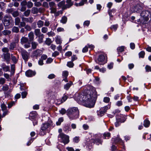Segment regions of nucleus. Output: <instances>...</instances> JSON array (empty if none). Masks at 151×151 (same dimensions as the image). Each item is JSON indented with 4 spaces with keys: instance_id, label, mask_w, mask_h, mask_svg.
Here are the masks:
<instances>
[{
    "instance_id": "obj_38",
    "label": "nucleus",
    "mask_w": 151,
    "mask_h": 151,
    "mask_svg": "<svg viewBox=\"0 0 151 151\" xmlns=\"http://www.w3.org/2000/svg\"><path fill=\"white\" fill-rule=\"evenodd\" d=\"M20 20L19 18L17 17L15 19V24L16 25H18L20 23Z\"/></svg>"
},
{
    "instance_id": "obj_46",
    "label": "nucleus",
    "mask_w": 151,
    "mask_h": 151,
    "mask_svg": "<svg viewBox=\"0 0 151 151\" xmlns=\"http://www.w3.org/2000/svg\"><path fill=\"white\" fill-rule=\"evenodd\" d=\"M33 6V4L31 1H28L27 3V6L28 8H31Z\"/></svg>"
},
{
    "instance_id": "obj_27",
    "label": "nucleus",
    "mask_w": 151,
    "mask_h": 151,
    "mask_svg": "<svg viewBox=\"0 0 151 151\" xmlns=\"http://www.w3.org/2000/svg\"><path fill=\"white\" fill-rule=\"evenodd\" d=\"M103 136L105 139H109L110 137V133L108 132H105Z\"/></svg>"
},
{
    "instance_id": "obj_31",
    "label": "nucleus",
    "mask_w": 151,
    "mask_h": 151,
    "mask_svg": "<svg viewBox=\"0 0 151 151\" xmlns=\"http://www.w3.org/2000/svg\"><path fill=\"white\" fill-rule=\"evenodd\" d=\"M48 30V28L46 27H42L41 29L42 32L43 33H47Z\"/></svg>"
},
{
    "instance_id": "obj_61",
    "label": "nucleus",
    "mask_w": 151,
    "mask_h": 151,
    "mask_svg": "<svg viewBox=\"0 0 151 151\" xmlns=\"http://www.w3.org/2000/svg\"><path fill=\"white\" fill-rule=\"evenodd\" d=\"M20 24L19 26V27H24L25 26V25H26L25 23L23 21L20 22Z\"/></svg>"
},
{
    "instance_id": "obj_24",
    "label": "nucleus",
    "mask_w": 151,
    "mask_h": 151,
    "mask_svg": "<svg viewBox=\"0 0 151 151\" xmlns=\"http://www.w3.org/2000/svg\"><path fill=\"white\" fill-rule=\"evenodd\" d=\"M2 33L4 35H8L11 33V31L9 30H5L2 32Z\"/></svg>"
},
{
    "instance_id": "obj_18",
    "label": "nucleus",
    "mask_w": 151,
    "mask_h": 151,
    "mask_svg": "<svg viewBox=\"0 0 151 151\" xmlns=\"http://www.w3.org/2000/svg\"><path fill=\"white\" fill-rule=\"evenodd\" d=\"M37 25L38 28H41L43 26L44 22L41 20H39L37 22Z\"/></svg>"
},
{
    "instance_id": "obj_41",
    "label": "nucleus",
    "mask_w": 151,
    "mask_h": 151,
    "mask_svg": "<svg viewBox=\"0 0 151 151\" xmlns=\"http://www.w3.org/2000/svg\"><path fill=\"white\" fill-rule=\"evenodd\" d=\"M9 88V87L8 86L6 85H5L3 86L2 89L4 91H7Z\"/></svg>"
},
{
    "instance_id": "obj_36",
    "label": "nucleus",
    "mask_w": 151,
    "mask_h": 151,
    "mask_svg": "<svg viewBox=\"0 0 151 151\" xmlns=\"http://www.w3.org/2000/svg\"><path fill=\"white\" fill-rule=\"evenodd\" d=\"M32 12L33 14H37L38 12V10L37 8L33 7L32 9Z\"/></svg>"
},
{
    "instance_id": "obj_42",
    "label": "nucleus",
    "mask_w": 151,
    "mask_h": 151,
    "mask_svg": "<svg viewBox=\"0 0 151 151\" xmlns=\"http://www.w3.org/2000/svg\"><path fill=\"white\" fill-rule=\"evenodd\" d=\"M67 66L70 68H72L74 66V64L73 61L68 62L67 63Z\"/></svg>"
},
{
    "instance_id": "obj_4",
    "label": "nucleus",
    "mask_w": 151,
    "mask_h": 151,
    "mask_svg": "<svg viewBox=\"0 0 151 151\" xmlns=\"http://www.w3.org/2000/svg\"><path fill=\"white\" fill-rule=\"evenodd\" d=\"M12 17L10 15H6L4 17L3 23L5 26H9L11 22L13 21Z\"/></svg>"
},
{
    "instance_id": "obj_52",
    "label": "nucleus",
    "mask_w": 151,
    "mask_h": 151,
    "mask_svg": "<svg viewBox=\"0 0 151 151\" xmlns=\"http://www.w3.org/2000/svg\"><path fill=\"white\" fill-rule=\"evenodd\" d=\"M2 50L3 52H6V53H8L9 51V49L7 47H4L2 49Z\"/></svg>"
},
{
    "instance_id": "obj_51",
    "label": "nucleus",
    "mask_w": 151,
    "mask_h": 151,
    "mask_svg": "<svg viewBox=\"0 0 151 151\" xmlns=\"http://www.w3.org/2000/svg\"><path fill=\"white\" fill-rule=\"evenodd\" d=\"M44 23V25L46 27H48L50 24V22L47 19L45 20V23Z\"/></svg>"
},
{
    "instance_id": "obj_7",
    "label": "nucleus",
    "mask_w": 151,
    "mask_h": 151,
    "mask_svg": "<svg viewBox=\"0 0 151 151\" xmlns=\"http://www.w3.org/2000/svg\"><path fill=\"white\" fill-rule=\"evenodd\" d=\"M108 108L107 106H105L102 108H101L100 111H98V115L101 116H103L105 113L106 111Z\"/></svg>"
},
{
    "instance_id": "obj_1",
    "label": "nucleus",
    "mask_w": 151,
    "mask_h": 151,
    "mask_svg": "<svg viewBox=\"0 0 151 151\" xmlns=\"http://www.w3.org/2000/svg\"><path fill=\"white\" fill-rule=\"evenodd\" d=\"M97 93L92 86H88L83 92L75 94L74 99L79 103H84V105L90 108L94 105V101L97 98Z\"/></svg>"
},
{
    "instance_id": "obj_50",
    "label": "nucleus",
    "mask_w": 151,
    "mask_h": 151,
    "mask_svg": "<svg viewBox=\"0 0 151 151\" xmlns=\"http://www.w3.org/2000/svg\"><path fill=\"white\" fill-rule=\"evenodd\" d=\"M55 76L53 74H51L49 75L48 76V78L49 79H52L55 78Z\"/></svg>"
},
{
    "instance_id": "obj_6",
    "label": "nucleus",
    "mask_w": 151,
    "mask_h": 151,
    "mask_svg": "<svg viewBox=\"0 0 151 151\" xmlns=\"http://www.w3.org/2000/svg\"><path fill=\"white\" fill-rule=\"evenodd\" d=\"M132 9L134 12H139L142 9V4L140 3H137L134 5Z\"/></svg>"
},
{
    "instance_id": "obj_28",
    "label": "nucleus",
    "mask_w": 151,
    "mask_h": 151,
    "mask_svg": "<svg viewBox=\"0 0 151 151\" xmlns=\"http://www.w3.org/2000/svg\"><path fill=\"white\" fill-rule=\"evenodd\" d=\"M16 46L15 43L14 42H12L10 43L9 47V49L10 50H13L15 47Z\"/></svg>"
},
{
    "instance_id": "obj_26",
    "label": "nucleus",
    "mask_w": 151,
    "mask_h": 151,
    "mask_svg": "<svg viewBox=\"0 0 151 151\" xmlns=\"http://www.w3.org/2000/svg\"><path fill=\"white\" fill-rule=\"evenodd\" d=\"M4 58L7 61H8L10 58V54L9 53L4 54Z\"/></svg>"
},
{
    "instance_id": "obj_32",
    "label": "nucleus",
    "mask_w": 151,
    "mask_h": 151,
    "mask_svg": "<svg viewBox=\"0 0 151 151\" xmlns=\"http://www.w3.org/2000/svg\"><path fill=\"white\" fill-rule=\"evenodd\" d=\"M124 46H121L118 47L117 48V51L118 52H122L124 51Z\"/></svg>"
},
{
    "instance_id": "obj_33",
    "label": "nucleus",
    "mask_w": 151,
    "mask_h": 151,
    "mask_svg": "<svg viewBox=\"0 0 151 151\" xmlns=\"http://www.w3.org/2000/svg\"><path fill=\"white\" fill-rule=\"evenodd\" d=\"M32 47L33 49H35L38 45V43L35 42H32Z\"/></svg>"
},
{
    "instance_id": "obj_3",
    "label": "nucleus",
    "mask_w": 151,
    "mask_h": 151,
    "mask_svg": "<svg viewBox=\"0 0 151 151\" xmlns=\"http://www.w3.org/2000/svg\"><path fill=\"white\" fill-rule=\"evenodd\" d=\"M58 138L59 140L65 145L68 143L69 142V137L63 133H60L58 135Z\"/></svg>"
},
{
    "instance_id": "obj_29",
    "label": "nucleus",
    "mask_w": 151,
    "mask_h": 151,
    "mask_svg": "<svg viewBox=\"0 0 151 151\" xmlns=\"http://www.w3.org/2000/svg\"><path fill=\"white\" fill-rule=\"evenodd\" d=\"M52 42L51 40L49 38H47L45 41V43L48 45L49 46Z\"/></svg>"
},
{
    "instance_id": "obj_5",
    "label": "nucleus",
    "mask_w": 151,
    "mask_h": 151,
    "mask_svg": "<svg viewBox=\"0 0 151 151\" xmlns=\"http://www.w3.org/2000/svg\"><path fill=\"white\" fill-rule=\"evenodd\" d=\"M96 63L99 65H103L106 62L105 60V57L104 55H100L97 59V60H96Z\"/></svg>"
},
{
    "instance_id": "obj_17",
    "label": "nucleus",
    "mask_w": 151,
    "mask_h": 151,
    "mask_svg": "<svg viewBox=\"0 0 151 151\" xmlns=\"http://www.w3.org/2000/svg\"><path fill=\"white\" fill-rule=\"evenodd\" d=\"M1 67L3 70L5 72H7L9 70V67L4 64L2 65Z\"/></svg>"
},
{
    "instance_id": "obj_62",
    "label": "nucleus",
    "mask_w": 151,
    "mask_h": 151,
    "mask_svg": "<svg viewBox=\"0 0 151 151\" xmlns=\"http://www.w3.org/2000/svg\"><path fill=\"white\" fill-rule=\"evenodd\" d=\"M12 59L14 63H17V58L15 56H13L12 55Z\"/></svg>"
},
{
    "instance_id": "obj_59",
    "label": "nucleus",
    "mask_w": 151,
    "mask_h": 151,
    "mask_svg": "<svg viewBox=\"0 0 151 151\" xmlns=\"http://www.w3.org/2000/svg\"><path fill=\"white\" fill-rule=\"evenodd\" d=\"M15 65H12L11 66V72L13 73H14L15 72Z\"/></svg>"
},
{
    "instance_id": "obj_9",
    "label": "nucleus",
    "mask_w": 151,
    "mask_h": 151,
    "mask_svg": "<svg viewBox=\"0 0 151 151\" xmlns=\"http://www.w3.org/2000/svg\"><path fill=\"white\" fill-rule=\"evenodd\" d=\"M36 73L31 70H29L25 73L26 75L28 77H31L35 75Z\"/></svg>"
},
{
    "instance_id": "obj_47",
    "label": "nucleus",
    "mask_w": 151,
    "mask_h": 151,
    "mask_svg": "<svg viewBox=\"0 0 151 151\" xmlns=\"http://www.w3.org/2000/svg\"><path fill=\"white\" fill-rule=\"evenodd\" d=\"M1 107L2 110L3 111L5 110L6 109V106L4 103H3L1 104Z\"/></svg>"
},
{
    "instance_id": "obj_25",
    "label": "nucleus",
    "mask_w": 151,
    "mask_h": 151,
    "mask_svg": "<svg viewBox=\"0 0 151 151\" xmlns=\"http://www.w3.org/2000/svg\"><path fill=\"white\" fill-rule=\"evenodd\" d=\"M55 41L57 44H61L62 43V40L60 37L57 36L55 37Z\"/></svg>"
},
{
    "instance_id": "obj_35",
    "label": "nucleus",
    "mask_w": 151,
    "mask_h": 151,
    "mask_svg": "<svg viewBox=\"0 0 151 151\" xmlns=\"http://www.w3.org/2000/svg\"><path fill=\"white\" fill-rule=\"evenodd\" d=\"M19 28L18 27L14 26L12 29V32H14L18 33L19 32Z\"/></svg>"
},
{
    "instance_id": "obj_16",
    "label": "nucleus",
    "mask_w": 151,
    "mask_h": 151,
    "mask_svg": "<svg viewBox=\"0 0 151 151\" xmlns=\"http://www.w3.org/2000/svg\"><path fill=\"white\" fill-rule=\"evenodd\" d=\"M28 41V39L25 37H22L21 39V42L22 44L27 43Z\"/></svg>"
},
{
    "instance_id": "obj_54",
    "label": "nucleus",
    "mask_w": 151,
    "mask_h": 151,
    "mask_svg": "<svg viewBox=\"0 0 151 151\" xmlns=\"http://www.w3.org/2000/svg\"><path fill=\"white\" fill-rule=\"evenodd\" d=\"M145 68L146 71L148 72L151 71V67L147 65L145 67Z\"/></svg>"
},
{
    "instance_id": "obj_21",
    "label": "nucleus",
    "mask_w": 151,
    "mask_h": 151,
    "mask_svg": "<svg viewBox=\"0 0 151 151\" xmlns=\"http://www.w3.org/2000/svg\"><path fill=\"white\" fill-rule=\"evenodd\" d=\"M150 122L149 120L146 119H145L144 122V126L146 127H149L150 125Z\"/></svg>"
},
{
    "instance_id": "obj_20",
    "label": "nucleus",
    "mask_w": 151,
    "mask_h": 151,
    "mask_svg": "<svg viewBox=\"0 0 151 151\" xmlns=\"http://www.w3.org/2000/svg\"><path fill=\"white\" fill-rule=\"evenodd\" d=\"M38 41L39 43H41L43 42V39L44 37V35L43 34H41L40 35L38 36Z\"/></svg>"
},
{
    "instance_id": "obj_56",
    "label": "nucleus",
    "mask_w": 151,
    "mask_h": 151,
    "mask_svg": "<svg viewBox=\"0 0 151 151\" xmlns=\"http://www.w3.org/2000/svg\"><path fill=\"white\" fill-rule=\"evenodd\" d=\"M59 55V52L57 51H55L54 52L52 53V56L55 57L56 56L58 55Z\"/></svg>"
},
{
    "instance_id": "obj_13",
    "label": "nucleus",
    "mask_w": 151,
    "mask_h": 151,
    "mask_svg": "<svg viewBox=\"0 0 151 151\" xmlns=\"http://www.w3.org/2000/svg\"><path fill=\"white\" fill-rule=\"evenodd\" d=\"M37 114L35 111L31 112L30 114V117L31 119H35L37 116Z\"/></svg>"
},
{
    "instance_id": "obj_48",
    "label": "nucleus",
    "mask_w": 151,
    "mask_h": 151,
    "mask_svg": "<svg viewBox=\"0 0 151 151\" xmlns=\"http://www.w3.org/2000/svg\"><path fill=\"white\" fill-rule=\"evenodd\" d=\"M30 12V10L28 9L24 12V14L25 16L27 17L29 15Z\"/></svg>"
},
{
    "instance_id": "obj_40",
    "label": "nucleus",
    "mask_w": 151,
    "mask_h": 151,
    "mask_svg": "<svg viewBox=\"0 0 151 151\" xmlns=\"http://www.w3.org/2000/svg\"><path fill=\"white\" fill-rule=\"evenodd\" d=\"M50 9L51 10L50 12L51 13H54L55 14L56 13L57 9L55 7H52L50 8Z\"/></svg>"
},
{
    "instance_id": "obj_37",
    "label": "nucleus",
    "mask_w": 151,
    "mask_h": 151,
    "mask_svg": "<svg viewBox=\"0 0 151 151\" xmlns=\"http://www.w3.org/2000/svg\"><path fill=\"white\" fill-rule=\"evenodd\" d=\"M47 34L48 37H53L55 35V33L52 31L47 33Z\"/></svg>"
},
{
    "instance_id": "obj_64",
    "label": "nucleus",
    "mask_w": 151,
    "mask_h": 151,
    "mask_svg": "<svg viewBox=\"0 0 151 151\" xmlns=\"http://www.w3.org/2000/svg\"><path fill=\"white\" fill-rule=\"evenodd\" d=\"M24 28L27 30L28 31H30L32 29L30 26L28 25L25 26Z\"/></svg>"
},
{
    "instance_id": "obj_22",
    "label": "nucleus",
    "mask_w": 151,
    "mask_h": 151,
    "mask_svg": "<svg viewBox=\"0 0 151 151\" xmlns=\"http://www.w3.org/2000/svg\"><path fill=\"white\" fill-rule=\"evenodd\" d=\"M67 21V18L65 16H63L61 18V19L60 20V22L61 23L63 24H65Z\"/></svg>"
},
{
    "instance_id": "obj_12",
    "label": "nucleus",
    "mask_w": 151,
    "mask_h": 151,
    "mask_svg": "<svg viewBox=\"0 0 151 151\" xmlns=\"http://www.w3.org/2000/svg\"><path fill=\"white\" fill-rule=\"evenodd\" d=\"M149 12L148 11H142L141 14V15L144 17H146L149 15Z\"/></svg>"
},
{
    "instance_id": "obj_11",
    "label": "nucleus",
    "mask_w": 151,
    "mask_h": 151,
    "mask_svg": "<svg viewBox=\"0 0 151 151\" xmlns=\"http://www.w3.org/2000/svg\"><path fill=\"white\" fill-rule=\"evenodd\" d=\"M50 126L49 123H45L43 124L41 127V129L42 131L46 130Z\"/></svg>"
},
{
    "instance_id": "obj_8",
    "label": "nucleus",
    "mask_w": 151,
    "mask_h": 151,
    "mask_svg": "<svg viewBox=\"0 0 151 151\" xmlns=\"http://www.w3.org/2000/svg\"><path fill=\"white\" fill-rule=\"evenodd\" d=\"M42 53V51L41 50L37 49L32 52L31 56L32 57H35L37 58L38 56H40Z\"/></svg>"
},
{
    "instance_id": "obj_60",
    "label": "nucleus",
    "mask_w": 151,
    "mask_h": 151,
    "mask_svg": "<svg viewBox=\"0 0 151 151\" xmlns=\"http://www.w3.org/2000/svg\"><path fill=\"white\" fill-rule=\"evenodd\" d=\"M64 30V29L61 27H58L57 29V31L58 32H63Z\"/></svg>"
},
{
    "instance_id": "obj_49",
    "label": "nucleus",
    "mask_w": 151,
    "mask_h": 151,
    "mask_svg": "<svg viewBox=\"0 0 151 151\" xmlns=\"http://www.w3.org/2000/svg\"><path fill=\"white\" fill-rule=\"evenodd\" d=\"M110 100V98L108 97H105L104 98L103 101L106 103H108L109 102Z\"/></svg>"
},
{
    "instance_id": "obj_39",
    "label": "nucleus",
    "mask_w": 151,
    "mask_h": 151,
    "mask_svg": "<svg viewBox=\"0 0 151 151\" xmlns=\"http://www.w3.org/2000/svg\"><path fill=\"white\" fill-rule=\"evenodd\" d=\"M63 121V118L62 117L59 118L58 120V121L56 123V124L57 125H60L61 123Z\"/></svg>"
},
{
    "instance_id": "obj_14",
    "label": "nucleus",
    "mask_w": 151,
    "mask_h": 151,
    "mask_svg": "<svg viewBox=\"0 0 151 151\" xmlns=\"http://www.w3.org/2000/svg\"><path fill=\"white\" fill-rule=\"evenodd\" d=\"M72 83H73L72 81H70L69 83H67L64 86V88L67 90H68L72 84Z\"/></svg>"
},
{
    "instance_id": "obj_53",
    "label": "nucleus",
    "mask_w": 151,
    "mask_h": 151,
    "mask_svg": "<svg viewBox=\"0 0 151 151\" xmlns=\"http://www.w3.org/2000/svg\"><path fill=\"white\" fill-rule=\"evenodd\" d=\"M12 14L14 17H16L19 15V13L18 11H16L13 12L12 13Z\"/></svg>"
},
{
    "instance_id": "obj_34",
    "label": "nucleus",
    "mask_w": 151,
    "mask_h": 151,
    "mask_svg": "<svg viewBox=\"0 0 151 151\" xmlns=\"http://www.w3.org/2000/svg\"><path fill=\"white\" fill-rule=\"evenodd\" d=\"M35 33L36 36H38L40 35L41 33L40 32V29H36L35 30Z\"/></svg>"
},
{
    "instance_id": "obj_43",
    "label": "nucleus",
    "mask_w": 151,
    "mask_h": 151,
    "mask_svg": "<svg viewBox=\"0 0 151 151\" xmlns=\"http://www.w3.org/2000/svg\"><path fill=\"white\" fill-rule=\"evenodd\" d=\"M145 55V52L144 51H141L139 53V58H143Z\"/></svg>"
},
{
    "instance_id": "obj_44",
    "label": "nucleus",
    "mask_w": 151,
    "mask_h": 151,
    "mask_svg": "<svg viewBox=\"0 0 151 151\" xmlns=\"http://www.w3.org/2000/svg\"><path fill=\"white\" fill-rule=\"evenodd\" d=\"M49 4L50 8L56 7V5L55 4V3L53 2H50L49 3Z\"/></svg>"
},
{
    "instance_id": "obj_55",
    "label": "nucleus",
    "mask_w": 151,
    "mask_h": 151,
    "mask_svg": "<svg viewBox=\"0 0 151 151\" xmlns=\"http://www.w3.org/2000/svg\"><path fill=\"white\" fill-rule=\"evenodd\" d=\"M5 82V80L4 78H0V84H3Z\"/></svg>"
},
{
    "instance_id": "obj_19",
    "label": "nucleus",
    "mask_w": 151,
    "mask_h": 151,
    "mask_svg": "<svg viewBox=\"0 0 151 151\" xmlns=\"http://www.w3.org/2000/svg\"><path fill=\"white\" fill-rule=\"evenodd\" d=\"M66 3L67 4L65 6L67 8L70 7L73 4V3L71 1V0H67Z\"/></svg>"
},
{
    "instance_id": "obj_58",
    "label": "nucleus",
    "mask_w": 151,
    "mask_h": 151,
    "mask_svg": "<svg viewBox=\"0 0 151 151\" xmlns=\"http://www.w3.org/2000/svg\"><path fill=\"white\" fill-rule=\"evenodd\" d=\"M68 72L67 71H63V76L65 77H67L68 75Z\"/></svg>"
},
{
    "instance_id": "obj_57",
    "label": "nucleus",
    "mask_w": 151,
    "mask_h": 151,
    "mask_svg": "<svg viewBox=\"0 0 151 151\" xmlns=\"http://www.w3.org/2000/svg\"><path fill=\"white\" fill-rule=\"evenodd\" d=\"M27 92L24 91V92H22V98H25L27 96Z\"/></svg>"
},
{
    "instance_id": "obj_2",
    "label": "nucleus",
    "mask_w": 151,
    "mask_h": 151,
    "mask_svg": "<svg viewBox=\"0 0 151 151\" xmlns=\"http://www.w3.org/2000/svg\"><path fill=\"white\" fill-rule=\"evenodd\" d=\"M68 115L70 120H74L78 117L79 111L77 107H73L69 109L67 111Z\"/></svg>"
},
{
    "instance_id": "obj_10",
    "label": "nucleus",
    "mask_w": 151,
    "mask_h": 151,
    "mask_svg": "<svg viewBox=\"0 0 151 151\" xmlns=\"http://www.w3.org/2000/svg\"><path fill=\"white\" fill-rule=\"evenodd\" d=\"M22 55L23 58L25 60L27 61L28 59V55L27 52L25 50H23L22 51Z\"/></svg>"
},
{
    "instance_id": "obj_15",
    "label": "nucleus",
    "mask_w": 151,
    "mask_h": 151,
    "mask_svg": "<svg viewBox=\"0 0 151 151\" xmlns=\"http://www.w3.org/2000/svg\"><path fill=\"white\" fill-rule=\"evenodd\" d=\"M29 40L30 41H33L34 39V35L33 33L32 32H30L28 35Z\"/></svg>"
},
{
    "instance_id": "obj_63",
    "label": "nucleus",
    "mask_w": 151,
    "mask_h": 151,
    "mask_svg": "<svg viewBox=\"0 0 151 151\" xmlns=\"http://www.w3.org/2000/svg\"><path fill=\"white\" fill-rule=\"evenodd\" d=\"M62 114H65L66 112V110L64 109H62L59 111Z\"/></svg>"
},
{
    "instance_id": "obj_23",
    "label": "nucleus",
    "mask_w": 151,
    "mask_h": 151,
    "mask_svg": "<svg viewBox=\"0 0 151 151\" xmlns=\"http://www.w3.org/2000/svg\"><path fill=\"white\" fill-rule=\"evenodd\" d=\"M94 143H96L97 145H99V144H102V141L99 139H96L94 140Z\"/></svg>"
},
{
    "instance_id": "obj_30",
    "label": "nucleus",
    "mask_w": 151,
    "mask_h": 151,
    "mask_svg": "<svg viewBox=\"0 0 151 151\" xmlns=\"http://www.w3.org/2000/svg\"><path fill=\"white\" fill-rule=\"evenodd\" d=\"M68 98V96L64 94L61 100V103H63V102H65L67 99Z\"/></svg>"
},
{
    "instance_id": "obj_45",
    "label": "nucleus",
    "mask_w": 151,
    "mask_h": 151,
    "mask_svg": "<svg viewBox=\"0 0 151 151\" xmlns=\"http://www.w3.org/2000/svg\"><path fill=\"white\" fill-rule=\"evenodd\" d=\"M118 26L117 25H113L110 27V28L112 30H114L115 31L117 28Z\"/></svg>"
}]
</instances>
